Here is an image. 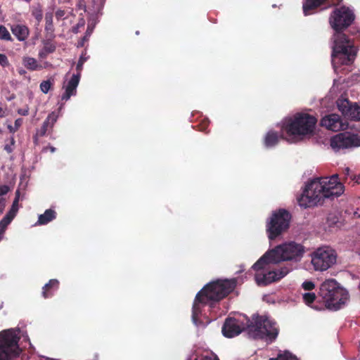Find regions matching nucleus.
<instances>
[{"label":"nucleus","instance_id":"nucleus-46","mask_svg":"<svg viewBox=\"0 0 360 360\" xmlns=\"http://www.w3.org/2000/svg\"><path fill=\"white\" fill-rule=\"evenodd\" d=\"M50 150H51V153H54L55 150H56V148L54 147L51 146V147H50Z\"/></svg>","mask_w":360,"mask_h":360},{"label":"nucleus","instance_id":"nucleus-40","mask_svg":"<svg viewBox=\"0 0 360 360\" xmlns=\"http://www.w3.org/2000/svg\"><path fill=\"white\" fill-rule=\"evenodd\" d=\"M8 191V187L6 186H0V196L5 195Z\"/></svg>","mask_w":360,"mask_h":360},{"label":"nucleus","instance_id":"nucleus-42","mask_svg":"<svg viewBox=\"0 0 360 360\" xmlns=\"http://www.w3.org/2000/svg\"><path fill=\"white\" fill-rule=\"evenodd\" d=\"M33 14L34 15L38 21H40L41 20L42 14L40 11L34 12Z\"/></svg>","mask_w":360,"mask_h":360},{"label":"nucleus","instance_id":"nucleus-1","mask_svg":"<svg viewBox=\"0 0 360 360\" xmlns=\"http://www.w3.org/2000/svg\"><path fill=\"white\" fill-rule=\"evenodd\" d=\"M354 20V15L349 8L342 6L336 8L331 15L329 22L336 31L333 35L332 63L334 68L337 64H349L356 54V49L352 41L340 30L349 26Z\"/></svg>","mask_w":360,"mask_h":360},{"label":"nucleus","instance_id":"nucleus-48","mask_svg":"<svg viewBox=\"0 0 360 360\" xmlns=\"http://www.w3.org/2000/svg\"><path fill=\"white\" fill-rule=\"evenodd\" d=\"M354 179V180H356V181H357V180L356 179V176H354V179Z\"/></svg>","mask_w":360,"mask_h":360},{"label":"nucleus","instance_id":"nucleus-45","mask_svg":"<svg viewBox=\"0 0 360 360\" xmlns=\"http://www.w3.org/2000/svg\"><path fill=\"white\" fill-rule=\"evenodd\" d=\"M202 360H218V359H216V358L212 359L211 357L205 356V357L202 358Z\"/></svg>","mask_w":360,"mask_h":360},{"label":"nucleus","instance_id":"nucleus-28","mask_svg":"<svg viewBox=\"0 0 360 360\" xmlns=\"http://www.w3.org/2000/svg\"><path fill=\"white\" fill-rule=\"evenodd\" d=\"M293 356L288 352H283L278 354L276 358H271L269 360H291Z\"/></svg>","mask_w":360,"mask_h":360},{"label":"nucleus","instance_id":"nucleus-5","mask_svg":"<svg viewBox=\"0 0 360 360\" xmlns=\"http://www.w3.org/2000/svg\"><path fill=\"white\" fill-rule=\"evenodd\" d=\"M319 294L323 297L328 308L337 310L348 300V292L339 286L333 278L326 279L320 286Z\"/></svg>","mask_w":360,"mask_h":360},{"label":"nucleus","instance_id":"nucleus-38","mask_svg":"<svg viewBox=\"0 0 360 360\" xmlns=\"http://www.w3.org/2000/svg\"><path fill=\"white\" fill-rule=\"evenodd\" d=\"M0 64L5 66L8 64V60L5 55L0 53Z\"/></svg>","mask_w":360,"mask_h":360},{"label":"nucleus","instance_id":"nucleus-8","mask_svg":"<svg viewBox=\"0 0 360 360\" xmlns=\"http://www.w3.org/2000/svg\"><path fill=\"white\" fill-rule=\"evenodd\" d=\"M278 333L275 323L266 316H256L250 321L249 334L255 339H263L266 342L274 340Z\"/></svg>","mask_w":360,"mask_h":360},{"label":"nucleus","instance_id":"nucleus-22","mask_svg":"<svg viewBox=\"0 0 360 360\" xmlns=\"http://www.w3.org/2000/svg\"><path fill=\"white\" fill-rule=\"evenodd\" d=\"M23 64L26 68L30 70H37L42 68V66L38 64L37 60L31 57L24 58Z\"/></svg>","mask_w":360,"mask_h":360},{"label":"nucleus","instance_id":"nucleus-21","mask_svg":"<svg viewBox=\"0 0 360 360\" xmlns=\"http://www.w3.org/2000/svg\"><path fill=\"white\" fill-rule=\"evenodd\" d=\"M278 136L276 132L269 131L265 136L264 144L267 148L274 146L278 142Z\"/></svg>","mask_w":360,"mask_h":360},{"label":"nucleus","instance_id":"nucleus-20","mask_svg":"<svg viewBox=\"0 0 360 360\" xmlns=\"http://www.w3.org/2000/svg\"><path fill=\"white\" fill-rule=\"evenodd\" d=\"M56 217V212L52 210H46L45 212L40 214L38 218L37 224H46Z\"/></svg>","mask_w":360,"mask_h":360},{"label":"nucleus","instance_id":"nucleus-37","mask_svg":"<svg viewBox=\"0 0 360 360\" xmlns=\"http://www.w3.org/2000/svg\"><path fill=\"white\" fill-rule=\"evenodd\" d=\"M14 143H15L14 139H13V138H11V145H6V146H5L4 149H5L8 153H11V152L13 151V146L14 145Z\"/></svg>","mask_w":360,"mask_h":360},{"label":"nucleus","instance_id":"nucleus-19","mask_svg":"<svg viewBox=\"0 0 360 360\" xmlns=\"http://www.w3.org/2000/svg\"><path fill=\"white\" fill-rule=\"evenodd\" d=\"M345 117L352 120H359L360 107L356 103L352 104Z\"/></svg>","mask_w":360,"mask_h":360},{"label":"nucleus","instance_id":"nucleus-24","mask_svg":"<svg viewBox=\"0 0 360 360\" xmlns=\"http://www.w3.org/2000/svg\"><path fill=\"white\" fill-rule=\"evenodd\" d=\"M337 105L339 110L345 116L346 115V112L348 111L350 106L352 105V103H350L349 101L347 99H339L337 101Z\"/></svg>","mask_w":360,"mask_h":360},{"label":"nucleus","instance_id":"nucleus-31","mask_svg":"<svg viewBox=\"0 0 360 360\" xmlns=\"http://www.w3.org/2000/svg\"><path fill=\"white\" fill-rule=\"evenodd\" d=\"M52 86V83L49 80L43 81L40 84V89L44 93L47 94Z\"/></svg>","mask_w":360,"mask_h":360},{"label":"nucleus","instance_id":"nucleus-9","mask_svg":"<svg viewBox=\"0 0 360 360\" xmlns=\"http://www.w3.org/2000/svg\"><path fill=\"white\" fill-rule=\"evenodd\" d=\"M259 260L252 266L255 273V281L259 285H266L272 282L279 281L285 277L290 271L288 267L284 266L276 270H270L269 265L275 263L265 259L264 262L257 266Z\"/></svg>","mask_w":360,"mask_h":360},{"label":"nucleus","instance_id":"nucleus-16","mask_svg":"<svg viewBox=\"0 0 360 360\" xmlns=\"http://www.w3.org/2000/svg\"><path fill=\"white\" fill-rule=\"evenodd\" d=\"M209 304V302L203 298L202 300H197V295L195 296V299L193 305V311H192V320L193 322L198 325V323L202 322L201 316H202V307L205 304Z\"/></svg>","mask_w":360,"mask_h":360},{"label":"nucleus","instance_id":"nucleus-36","mask_svg":"<svg viewBox=\"0 0 360 360\" xmlns=\"http://www.w3.org/2000/svg\"><path fill=\"white\" fill-rule=\"evenodd\" d=\"M21 124H22V120L18 119L15 122V129H13L11 126H9L8 128L10 129V131L11 132H14L18 129V127L21 125Z\"/></svg>","mask_w":360,"mask_h":360},{"label":"nucleus","instance_id":"nucleus-27","mask_svg":"<svg viewBox=\"0 0 360 360\" xmlns=\"http://www.w3.org/2000/svg\"><path fill=\"white\" fill-rule=\"evenodd\" d=\"M19 198H20V192H19V191H17L15 193V198L13 202L12 207L8 213V214H11L12 217H13V218L15 217V216L18 212V210Z\"/></svg>","mask_w":360,"mask_h":360},{"label":"nucleus","instance_id":"nucleus-11","mask_svg":"<svg viewBox=\"0 0 360 360\" xmlns=\"http://www.w3.org/2000/svg\"><path fill=\"white\" fill-rule=\"evenodd\" d=\"M290 215L284 210H279L273 213L266 224L269 238L273 240L286 231L290 224Z\"/></svg>","mask_w":360,"mask_h":360},{"label":"nucleus","instance_id":"nucleus-15","mask_svg":"<svg viewBox=\"0 0 360 360\" xmlns=\"http://www.w3.org/2000/svg\"><path fill=\"white\" fill-rule=\"evenodd\" d=\"M80 74L73 75L71 79L68 81L67 84L63 85L65 89L64 94L62 95L61 98L64 101H68L72 96L76 94L77 87L79 82Z\"/></svg>","mask_w":360,"mask_h":360},{"label":"nucleus","instance_id":"nucleus-35","mask_svg":"<svg viewBox=\"0 0 360 360\" xmlns=\"http://www.w3.org/2000/svg\"><path fill=\"white\" fill-rule=\"evenodd\" d=\"M49 127L50 126L49 124H48V122L44 121L42 127L38 131V134H39L40 136H44L46 134Z\"/></svg>","mask_w":360,"mask_h":360},{"label":"nucleus","instance_id":"nucleus-6","mask_svg":"<svg viewBox=\"0 0 360 360\" xmlns=\"http://www.w3.org/2000/svg\"><path fill=\"white\" fill-rule=\"evenodd\" d=\"M235 286L236 281L234 279L217 280L210 282L197 294V300L203 301L204 298L209 303L218 302L230 293Z\"/></svg>","mask_w":360,"mask_h":360},{"label":"nucleus","instance_id":"nucleus-41","mask_svg":"<svg viewBox=\"0 0 360 360\" xmlns=\"http://www.w3.org/2000/svg\"><path fill=\"white\" fill-rule=\"evenodd\" d=\"M5 208V201L4 198H0V214L3 212Z\"/></svg>","mask_w":360,"mask_h":360},{"label":"nucleus","instance_id":"nucleus-12","mask_svg":"<svg viewBox=\"0 0 360 360\" xmlns=\"http://www.w3.org/2000/svg\"><path fill=\"white\" fill-rule=\"evenodd\" d=\"M250 320L243 316L238 319H227L222 328L223 335L227 338H233L239 335L244 329L249 330Z\"/></svg>","mask_w":360,"mask_h":360},{"label":"nucleus","instance_id":"nucleus-17","mask_svg":"<svg viewBox=\"0 0 360 360\" xmlns=\"http://www.w3.org/2000/svg\"><path fill=\"white\" fill-rule=\"evenodd\" d=\"M11 31L13 34L18 38L20 41H24L27 39L29 34L28 28L24 25H14L11 28Z\"/></svg>","mask_w":360,"mask_h":360},{"label":"nucleus","instance_id":"nucleus-44","mask_svg":"<svg viewBox=\"0 0 360 360\" xmlns=\"http://www.w3.org/2000/svg\"><path fill=\"white\" fill-rule=\"evenodd\" d=\"M349 167H346L345 169H344V173L345 174V176H348L349 174Z\"/></svg>","mask_w":360,"mask_h":360},{"label":"nucleus","instance_id":"nucleus-39","mask_svg":"<svg viewBox=\"0 0 360 360\" xmlns=\"http://www.w3.org/2000/svg\"><path fill=\"white\" fill-rule=\"evenodd\" d=\"M85 58H84L82 56L80 57L79 61H78V63H77V70L80 72L82 68V65L84 64V63L85 62Z\"/></svg>","mask_w":360,"mask_h":360},{"label":"nucleus","instance_id":"nucleus-34","mask_svg":"<svg viewBox=\"0 0 360 360\" xmlns=\"http://www.w3.org/2000/svg\"><path fill=\"white\" fill-rule=\"evenodd\" d=\"M302 285L305 290H311L315 288L314 283L311 281H304Z\"/></svg>","mask_w":360,"mask_h":360},{"label":"nucleus","instance_id":"nucleus-4","mask_svg":"<svg viewBox=\"0 0 360 360\" xmlns=\"http://www.w3.org/2000/svg\"><path fill=\"white\" fill-rule=\"evenodd\" d=\"M316 123V119L314 116L307 113H297L283 120L282 129L289 136L295 138L311 134Z\"/></svg>","mask_w":360,"mask_h":360},{"label":"nucleus","instance_id":"nucleus-23","mask_svg":"<svg viewBox=\"0 0 360 360\" xmlns=\"http://www.w3.org/2000/svg\"><path fill=\"white\" fill-rule=\"evenodd\" d=\"M55 49L56 46L54 44L49 41H44L43 49L39 52V57L44 58L49 53H53Z\"/></svg>","mask_w":360,"mask_h":360},{"label":"nucleus","instance_id":"nucleus-43","mask_svg":"<svg viewBox=\"0 0 360 360\" xmlns=\"http://www.w3.org/2000/svg\"><path fill=\"white\" fill-rule=\"evenodd\" d=\"M5 115V110L4 109L0 106V117H4Z\"/></svg>","mask_w":360,"mask_h":360},{"label":"nucleus","instance_id":"nucleus-14","mask_svg":"<svg viewBox=\"0 0 360 360\" xmlns=\"http://www.w3.org/2000/svg\"><path fill=\"white\" fill-rule=\"evenodd\" d=\"M321 125L333 131L345 130L348 127L347 123L343 122L340 117L336 114H331L324 117L321 120Z\"/></svg>","mask_w":360,"mask_h":360},{"label":"nucleus","instance_id":"nucleus-30","mask_svg":"<svg viewBox=\"0 0 360 360\" xmlns=\"http://www.w3.org/2000/svg\"><path fill=\"white\" fill-rule=\"evenodd\" d=\"M0 39L4 40H10L11 34L7 30V29L3 26L0 25Z\"/></svg>","mask_w":360,"mask_h":360},{"label":"nucleus","instance_id":"nucleus-18","mask_svg":"<svg viewBox=\"0 0 360 360\" xmlns=\"http://www.w3.org/2000/svg\"><path fill=\"white\" fill-rule=\"evenodd\" d=\"M326 0H306L303 4V11L305 15H309L310 11L324 3Z\"/></svg>","mask_w":360,"mask_h":360},{"label":"nucleus","instance_id":"nucleus-29","mask_svg":"<svg viewBox=\"0 0 360 360\" xmlns=\"http://www.w3.org/2000/svg\"><path fill=\"white\" fill-rule=\"evenodd\" d=\"M302 297L304 303L307 305L311 304L316 298V295L314 292H306L303 294Z\"/></svg>","mask_w":360,"mask_h":360},{"label":"nucleus","instance_id":"nucleus-33","mask_svg":"<svg viewBox=\"0 0 360 360\" xmlns=\"http://www.w3.org/2000/svg\"><path fill=\"white\" fill-rule=\"evenodd\" d=\"M57 118L58 116L54 112H51V114L49 115L45 121L48 122V124H49L50 127H52L54 123L56 122Z\"/></svg>","mask_w":360,"mask_h":360},{"label":"nucleus","instance_id":"nucleus-26","mask_svg":"<svg viewBox=\"0 0 360 360\" xmlns=\"http://www.w3.org/2000/svg\"><path fill=\"white\" fill-rule=\"evenodd\" d=\"M45 30L48 33H49L51 35L53 32V14L51 13H46L45 16Z\"/></svg>","mask_w":360,"mask_h":360},{"label":"nucleus","instance_id":"nucleus-2","mask_svg":"<svg viewBox=\"0 0 360 360\" xmlns=\"http://www.w3.org/2000/svg\"><path fill=\"white\" fill-rule=\"evenodd\" d=\"M344 192V186L338 181V175L316 179L309 183L297 198L300 206L310 207L317 205L324 198H334Z\"/></svg>","mask_w":360,"mask_h":360},{"label":"nucleus","instance_id":"nucleus-25","mask_svg":"<svg viewBox=\"0 0 360 360\" xmlns=\"http://www.w3.org/2000/svg\"><path fill=\"white\" fill-rule=\"evenodd\" d=\"M13 219L11 214H6V216L0 221V234H4L8 225Z\"/></svg>","mask_w":360,"mask_h":360},{"label":"nucleus","instance_id":"nucleus-47","mask_svg":"<svg viewBox=\"0 0 360 360\" xmlns=\"http://www.w3.org/2000/svg\"><path fill=\"white\" fill-rule=\"evenodd\" d=\"M27 110L22 111V114L24 115H27Z\"/></svg>","mask_w":360,"mask_h":360},{"label":"nucleus","instance_id":"nucleus-13","mask_svg":"<svg viewBox=\"0 0 360 360\" xmlns=\"http://www.w3.org/2000/svg\"><path fill=\"white\" fill-rule=\"evenodd\" d=\"M360 146V139L356 135L340 133L330 139V146L335 151Z\"/></svg>","mask_w":360,"mask_h":360},{"label":"nucleus","instance_id":"nucleus-7","mask_svg":"<svg viewBox=\"0 0 360 360\" xmlns=\"http://www.w3.org/2000/svg\"><path fill=\"white\" fill-rule=\"evenodd\" d=\"M19 330L8 329L0 333V360H15L22 352L18 342Z\"/></svg>","mask_w":360,"mask_h":360},{"label":"nucleus","instance_id":"nucleus-32","mask_svg":"<svg viewBox=\"0 0 360 360\" xmlns=\"http://www.w3.org/2000/svg\"><path fill=\"white\" fill-rule=\"evenodd\" d=\"M58 280L56 279H52V280H50V281L49 282V283L46 284L45 286L44 287V291H43V295L44 297H47V295H46V289L49 287H51V286H58Z\"/></svg>","mask_w":360,"mask_h":360},{"label":"nucleus","instance_id":"nucleus-3","mask_svg":"<svg viewBox=\"0 0 360 360\" xmlns=\"http://www.w3.org/2000/svg\"><path fill=\"white\" fill-rule=\"evenodd\" d=\"M304 253V248L301 244L295 242L285 243L267 251L259 259L257 266L264 262L266 258L269 262L276 264L285 261L297 262L301 260Z\"/></svg>","mask_w":360,"mask_h":360},{"label":"nucleus","instance_id":"nucleus-10","mask_svg":"<svg viewBox=\"0 0 360 360\" xmlns=\"http://www.w3.org/2000/svg\"><path fill=\"white\" fill-rule=\"evenodd\" d=\"M311 263L315 271H324L336 263L337 254L328 246L317 248L311 254Z\"/></svg>","mask_w":360,"mask_h":360}]
</instances>
